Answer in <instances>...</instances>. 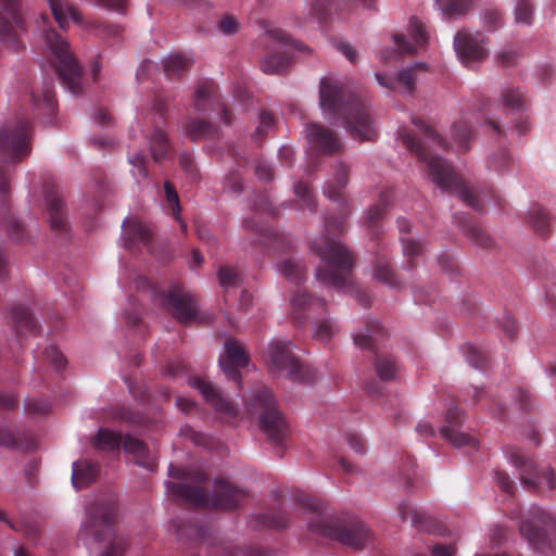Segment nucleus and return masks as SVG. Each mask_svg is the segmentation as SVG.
Listing matches in <instances>:
<instances>
[{"label": "nucleus", "mask_w": 556, "mask_h": 556, "mask_svg": "<svg viewBox=\"0 0 556 556\" xmlns=\"http://www.w3.org/2000/svg\"><path fill=\"white\" fill-rule=\"evenodd\" d=\"M116 505L113 501L94 503L88 508L86 520L80 530V538L88 546L96 542L109 541L110 549L101 556H121L123 552L119 542L111 541L112 521L116 516Z\"/></svg>", "instance_id": "obj_1"}, {"label": "nucleus", "mask_w": 556, "mask_h": 556, "mask_svg": "<svg viewBox=\"0 0 556 556\" xmlns=\"http://www.w3.org/2000/svg\"><path fill=\"white\" fill-rule=\"evenodd\" d=\"M312 508L315 510L308 523V529L312 532L337 540L354 548H359L369 541L370 531L365 525L353 523L344 527H334L331 523L330 517L319 510L317 502H313Z\"/></svg>", "instance_id": "obj_2"}, {"label": "nucleus", "mask_w": 556, "mask_h": 556, "mask_svg": "<svg viewBox=\"0 0 556 556\" xmlns=\"http://www.w3.org/2000/svg\"><path fill=\"white\" fill-rule=\"evenodd\" d=\"M290 342L274 340L267 349L266 365L271 375L287 377L294 381L311 382L315 378L314 370L301 365L289 350Z\"/></svg>", "instance_id": "obj_3"}, {"label": "nucleus", "mask_w": 556, "mask_h": 556, "mask_svg": "<svg viewBox=\"0 0 556 556\" xmlns=\"http://www.w3.org/2000/svg\"><path fill=\"white\" fill-rule=\"evenodd\" d=\"M428 164L429 175L433 184L442 190L455 193L465 203L473 208H479L480 203L467 185L454 173L452 167L438 155L420 152Z\"/></svg>", "instance_id": "obj_4"}, {"label": "nucleus", "mask_w": 556, "mask_h": 556, "mask_svg": "<svg viewBox=\"0 0 556 556\" xmlns=\"http://www.w3.org/2000/svg\"><path fill=\"white\" fill-rule=\"evenodd\" d=\"M319 253L326 269H319L316 274L317 278L334 288H343L352 263L348 250L340 242L332 241Z\"/></svg>", "instance_id": "obj_5"}, {"label": "nucleus", "mask_w": 556, "mask_h": 556, "mask_svg": "<svg viewBox=\"0 0 556 556\" xmlns=\"http://www.w3.org/2000/svg\"><path fill=\"white\" fill-rule=\"evenodd\" d=\"M42 23H46L45 17L42 18ZM40 31L47 49L55 58L60 75L68 83L73 92H76V80L80 74V70L68 52L67 42L61 39L54 30L46 28L45 25Z\"/></svg>", "instance_id": "obj_6"}, {"label": "nucleus", "mask_w": 556, "mask_h": 556, "mask_svg": "<svg viewBox=\"0 0 556 556\" xmlns=\"http://www.w3.org/2000/svg\"><path fill=\"white\" fill-rule=\"evenodd\" d=\"M426 42L427 34L425 33L422 24L413 20L407 28V34L394 36L393 43L395 49L392 51L388 49L382 50L379 58L384 62L396 60L397 56L403 53L417 51L419 48L424 47Z\"/></svg>", "instance_id": "obj_7"}, {"label": "nucleus", "mask_w": 556, "mask_h": 556, "mask_svg": "<svg viewBox=\"0 0 556 556\" xmlns=\"http://www.w3.org/2000/svg\"><path fill=\"white\" fill-rule=\"evenodd\" d=\"M454 48L462 63L469 65L488 54L484 39L479 31L462 30L454 37Z\"/></svg>", "instance_id": "obj_8"}, {"label": "nucleus", "mask_w": 556, "mask_h": 556, "mask_svg": "<svg viewBox=\"0 0 556 556\" xmlns=\"http://www.w3.org/2000/svg\"><path fill=\"white\" fill-rule=\"evenodd\" d=\"M555 525L551 518L535 517L523 521L520 527L521 535L539 552L546 553L551 545L552 535L555 532Z\"/></svg>", "instance_id": "obj_9"}, {"label": "nucleus", "mask_w": 556, "mask_h": 556, "mask_svg": "<svg viewBox=\"0 0 556 556\" xmlns=\"http://www.w3.org/2000/svg\"><path fill=\"white\" fill-rule=\"evenodd\" d=\"M345 128L353 139L358 141L372 140L376 129L369 113L363 106L351 108L345 116Z\"/></svg>", "instance_id": "obj_10"}, {"label": "nucleus", "mask_w": 556, "mask_h": 556, "mask_svg": "<svg viewBox=\"0 0 556 556\" xmlns=\"http://www.w3.org/2000/svg\"><path fill=\"white\" fill-rule=\"evenodd\" d=\"M248 364V356L244 349L236 341L229 340L225 343V352L219 357L222 370L230 379L237 380L239 375L237 369Z\"/></svg>", "instance_id": "obj_11"}, {"label": "nucleus", "mask_w": 556, "mask_h": 556, "mask_svg": "<svg viewBox=\"0 0 556 556\" xmlns=\"http://www.w3.org/2000/svg\"><path fill=\"white\" fill-rule=\"evenodd\" d=\"M320 108L325 114L337 112L342 105V85L338 79L324 77L320 81Z\"/></svg>", "instance_id": "obj_12"}, {"label": "nucleus", "mask_w": 556, "mask_h": 556, "mask_svg": "<svg viewBox=\"0 0 556 556\" xmlns=\"http://www.w3.org/2000/svg\"><path fill=\"white\" fill-rule=\"evenodd\" d=\"M0 153L5 160H16L28 153L25 131L9 134L0 129Z\"/></svg>", "instance_id": "obj_13"}, {"label": "nucleus", "mask_w": 556, "mask_h": 556, "mask_svg": "<svg viewBox=\"0 0 556 556\" xmlns=\"http://www.w3.org/2000/svg\"><path fill=\"white\" fill-rule=\"evenodd\" d=\"M189 386L199 391L203 399L208 402L217 412L225 416H233L236 410L232 405L224 397L219 396L217 391L201 378L193 377L189 380Z\"/></svg>", "instance_id": "obj_14"}, {"label": "nucleus", "mask_w": 556, "mask_h": 556, "mask_svg": "<svg viewBox=\"0 0 556 556\" xmlns=\"http://www.w3.org/2000/svg\"><path fill=\"white\" fill-rule=\"evenodd\" d=\"M306 138L312 148L319 150L321 153H332L340 147L334 136L317 124L307 126Z\"/></svg>", "instance_id": "obj_15"}, {"label": "nucleus", "mask_w": 556, "mask_h": 556, "mask_svg": "<svg viewBox=\"0 0 556 556\" xmlns=\"http://www.w3.org/2000/svg\"><path fill=\"white\" fill-rule=\"evenodd\" d=\"M13 22L18 24L14 0H0V40H9Z\"/></svg>", "instance_id": "obj_16"}, {"label": "nucleus", "mask_w": 556, "mask_h": 556, "mask_svg": "<svg viewBox=\"0 0 556 556\" xmlns=\"http://www.w3.org/2000/svg\"><path fill=\"white\" fill-rule=\"evenodd\" d=\"M47 1L60 27L67 26L71 21L77 24L81 22L79 13L74 7L62 2L61 0Z\"/></svg>", "instance_id": "obj_17"}, {"label": "nucleus", "mask_w": 556, "mask_h": 556, "mask_svg": "<svg viewBox=\"0 0 556 556\" xmlns=\"http://www.w3.org/2000/svg\"><path fill=\"white\" fill-rule=\"evenodd\" d=\"M97 468L87 460H79L73 464L72 483L76 490L90 483L97 476Z\"/></svg>", "instance_id": "obj_18"}, {"label": "nucleus", "mask_w": 556, "mask_h": 556, "mask_svg": "<svg viewBox=\"0 0 556 556\" xmlns=\"http://www.w3.org/2000/svg\"><path fill=\"white\" fill-rule=\"evenodd\" d=\"M123 236L128 243L146 242L150 236V230L135 218H126L123 223Z\"/></svg>", "instance_id": "obj_19"}, {"label": "nucleus", "mask_w": 556, "mask_h": 556, "mask_svg": "<svg viewBox=\"0 0 556 556\" xmlns=\"http://www.w3.org/2000/svg\"><path fill=\"white\" fill-rule=\"evenodd\" d=\"M124 448L127 453L134 455L139 465L148 468H152L154 466V462L149 458L147 447L138 439L126 437L124 440Z\"/></svg>", "instance_id": "obj_20"}, {"label": "nucleus", "mask_w": 556, "mask_h": 556, "mask_svg": "<svg viewBox=\"0 0 556 556\" xmlns=\"http://www.w3.org/2000/svg\"><path fill=\"white\" fill-rule=\"evenodd\" d=\"M217 493L218 500L216 502V506L225 509L236 506L244 496L242 490H239L228 482H223V484L218 488Z\"/></svg>", "instance_id": "obj_21"}, {"label": "nucleus", "mask_w": 556, "mask_h": 556, "mask_svg": "<svg viewBox=\"0 0 556 556\" xmlns=\"http://www.w3.org/2000/svg\"><path fill=\"white\" fill-rule=\"evenodd\" d=\"M265 39L268 45L280 47H294L296 50H306L304 45L293 42L289 36L279 28H269L265 33Z\"/></svg>", "instance_id": "obj_22"}, {"label": "nucleus", "mask_w": 556, "mask_h": 556, "mask_svg": "<svg viewBox=\"0 0 556 556\" xmlns=\"http://www.w3.org/2000/svg\"><path fill=\"white\" fill-rule=\"evenodd\" d=\"M167 491L174 496L188 498L198 505L205 504L204 492L199 488L167 484Z\"/></svg>", "instance_id": "obj_23"}, {"label": "nucleus", "mask_w": 556, "mask_h": 556, "mask_svg": "<svg viewBox=\"0 0 556 556\" xmlns=\"http://www.w3.org/2000/svg\"><path fill=\"white\" fill-rule=\"evenodd\" d=\"M509 460L514 466L523 468L520 473V478L525 483L531 485H536L540 483L535 479H532L527 476L528 471H532L534 467L533 463L530 459H528L523 454H521L520 452H514L509 456Z\"/></svg>", "instance_id": "obj_24"}, {"label": "nucleus", "mask_w": 556, "mask_h": 556, "mask_svg": "<svg viewBox=\"0 0 556 556\" xmlns=\"http://www.w3.org/2000/svg\"><path fill=\"white\" fill-rule=\"evenodd\" d=\"M439 10L444 16H456L465 12L469 7L470 0H435Z\"/></svg>", "instance_id": "obj_25"}, {"label": "nucleus", "mask_w": 556, "mask_h": 556, "mask_svg": "<svg viewBox=\"0 0 556 556\" xmlns=\"http://www.w3.org/2000/svg\"><path fill=\"white\" fill-rule=\"evenodd\" d=\"M150 151L155 161L161 160L167 152V142L162 130H156L149 141Z\"/></svg>", "instance_id": "obj_26"}, {"label": "nucleus", "mask_w": 556, "mask_h": 556, "mask_svg": "<svg viewBox=\"0 0 556 556\" xmlns=\"http://www.w3.org/2000/svg\"><path fill=\"white\" fill-rule=\"evenodd\" d=\"M121 435L106 429L99 430L96 439V445L102 450H115L119 446Z\"/></svg>", "instance_id": "obj_27"}, {"label": "nucleus", "mask_w": 556, "mask_h": 556, "mask_svg": "<svg viewBox=\"0 0 556 556\" xmlns=\"http://www.w3.org/2000/svg\"><path fill=\"white\" fill-rule=\"evenodd\" d=\"M441 434L443 438H445L446 440H448L452 444H454L456 446H462V445L475 446L476 445V441L472 438H470L468 434L458 432L453 429L442 428Z\"/></svg>", "instance_id": "obj_28"}, {"label": "nucleus", "mask_w": 556, "mask_h": 556, "mask_svg": "<svg viewBox=\"0 0 556 556\" xmlns=\"http://www.w3.org/2000/svg\"><path fill=\"white\" fill-rule=\"evenodd\" d=\"M50 224L52 228H60L64 224L63 204L59 200H51L48 204Z\"/></svg>", "instance_id": "obj_29"}, {"label": "nucleus", "mask_w": 556, "mask_h": 556, "mask_svg": "<svg viewBox=\"0 0 556 556\" xmlns=\"http://www.w3.org/2000/svg\"><path fill=\"white\" fill-rule=\"evenodd\" d=\"M375 368L377 375L383 380H390L395 377L396 366L391 359L378 358Z\"/></svg>", "instance_id": "obj_30"}, {"label": "nucleus", "mask_w": 556, "mask_h": 556, "mask_svg": "<svg viewBox=\"0 0 556 556\" xmlns=\"http://www.w3.org/2000/svg\"><path fill=\"white\" fill-rule=\"evenodd\" d=\"M188 65L189 60L180 54H172L164 61L165 71L172 74H179Z\"/></svg>", "instance_id": "obj_31"}, {"label": "nucleus", "mask_w": 556, "mask_h": 556, "mask_svg": "<svg viewBox=\"0 0 556 556\" xmlns=\"http://www.w3.org/2000/svg\"><path fill=\"white\" fill-rule=\"evenodd\" d=\"M288 64V58L286 55H268L263 61V71L265 73H279L281 72Z\"/></svg>", "instance_id": "obj_32"}, {"label": "nucleus", "mask_w": 556, "mask_h": 556, "mask_svg": "<svg viewBox=\"0 0 556 556\" xmlns=\"http://www.w3.org/2000/svg\"><path fill=\"white\" fill-rule=\"evenodd\" d=\"M532 17V5L528 0H520L515 9L516 22L529 24Z\"/></svg>", "instance_id": "obj_33"}, {"label": "nucleus", "mask_w": 556, "mask_h": 556, "mask_svg": "<svg viewBox=\"0 0 556 556\" xmlns=\"http://www.w3.org/2000/svg\"><path fill=\"white\" fill-rule=\"evenodd\" d=\"M522 101H523V96L517 89H507L502 94L503 104L508 108H511V109L520 108Z\"/></svg>", "instance_id": "obj_34"}, {"label": "nucleus", "mask_w": 556, "mask_h": 556, "mask_svg": "<svg viewBox=\"0 0 556 556\" xmlns=\"http://www.w3.org/2000/svg\"><path fill=\"white\" fill-rule=\"evenodd\" d=\"M336 331L334 325L329 320H321L314 327V337L319 340L329 339Z\"/></svg>", "instance_id": "obj_35"}, {"label": "nucleus", "mask_w": 556, "mask_h": 556, "mask_svg": "<svg viewBox=\"0 0 556 556\" xmlns=\"http://www.w3.org/2000/svg\"><path fill=\"white\" fill-rule=\"evenodd\" d=\"M452 136L457 140L459 149H466L470 138V130L466 124L455 125L452 128Z\"/></svg>", "instance_id": "obj_36"}, {"label": "nucleus", "mask_w": 556, "mask_h": 556, "mask_svg": "<svg viewBox=\"0 0 556 556\" xmlns=\"http://www.w3.org/2000/svg\"><path fill=\"white\" fill-rule=\"evenodd\" d=\"M219 282L224 288L235 286L239 280V275L236 269L231 267H225L219 270Z\"/></svg>", "instance_id": "obj_37"}, {"label": "nucleus", "mask_w": 556, "mask_h": 556, "mask_svg": "<svg viewBox=\"0 0 556 556\" xmlns=\"http://www.w3.org/2000/svg\"><path fill=\"white\" fill-rule=\"evenodd\" d=\"M175 314L181 321H188L193 317L194 308L191 304L179 300L175 303Z\"/></svg>", "instance_id": "obj_38"}, {"label": "nucleus", "mask_w": 556, "mask_h": 556, "mask_svg": "<svg viewBox=\"0 0 556 556\" xmlns=\"http://www.w3.org/2000/svg\"><path fill=\"white\" fill-rule=\"evenodd\" d=\"M165 193H166V200H167L168 206L173 211L175 218L179 220L178 195L169 184L165 185Z\"/></svg>", "instance_id": "obj_39"}, {"label": "nucleus", "mask_w": 556, "mask_h": 556, "mask_svg": "<svg viewBox=\"0 0 556 556\" xmlns=\"http://www.w3.org/2000/svg\"><path fill=\"white\" fill-rule=\"evenodd\" d=\"M529 219L539 231H543L547 225L546 214L541 208H534L530 213Z\"/></svg>", "instance_id": "obj_40"}, {"label": "nucleus", "mask_w": 556, "mask_h": 556, "mask_svg": "<svg viewBox=\"0 0 556 556\" xmlns=\"http://www.w3.org/2000/svg\"><path fill=\"white\" fill-rule=\"evenodd\" d=\"M219 29L225 35H232L239 30V22L233 16H225L219 23Z\"/></svg>", "instance_id": "obj_41"}, {"label": "nucleus", "mask_w": 556, "mask_h": 556, "mask_svg": "<svg viewBox=\"0 0 556 556\" xmlns=\"http://www.w3.org/2000/svg\"><path fill=\"white\" fill-rule=\"evenodd\" d=\"M331 7L332 0H314L312 2V11L318 17L326 15Z\"/></svg>", "instance_id": "obj_42"}, {"label": "nucleus", "mask_w": 556, "mask_h": 556, "mask_svg": "<svg viewBox=\"0 0 556 556\" xmlns=\"http://www.w3.org/2000/svg\"><path fill=\"white\" fill-rule=\"evenodd\" d=\"M279 422H280V417L277 414V412L274 409L269 412V419H267V417H265V416L261 417V425L268 431L278 429Z\"/></svg>", "instance_id": "obj_43"}, {"label": "nucleus", "mask_w": 556, "mask_h": 556, "mask_svg": "<svg viewBox=\"0 0 556 556\" xmlns=\"http://www.w3.org/2000/svg\"><path fill=\"white\" fill-rule=\"evenodd\" d=\"M420 130L425 137V140H427L428 143H433L438 147L443 146L442 140L440 139L439 135L435 132L434 129L422 124Z\"/></svg>", "instance_id": "obj_44"}, {"label": "nucleus", "mask_w": 556, "mask_h": 556, "mask_svg": "<svg viewBox=\"0 0 556 556\" xmlns=\"http://www.w3.org/2000/svg\"><path fill=\"white\" fill-rule=\"evenodd\" d=\"M432 556H456V547L452 544H437L432 548Z\"/></svg>", "instance_id": "obj_45"}, {"label": "nucleus", "mask_w": 556, "mask_h": 556, "mask_svg": "<svg viewBox=\"0 0 556 556\" xmlns=\"http://www.w3.org/2000/svg\"><path fill=\"white\" fill-rule=\"evenodd\" d=\"M397 81L403 87L409 89L415 83V76L412 70H405L399 73Z\"/></svg>", "instance_id": "obj_46"}, {"label": "nucleus", "mask_w": 556, "mask_h": 556, "mask_svg": "<svg viewBox=\"0 0 556 556\" xmlns=\"http://www.w3.org/2000/svg\"><path fill=\"white\" fill-rule=\"evenodd\" d=\"M338 49L350 62H356L357 52L353 46L348 42H341L338 45Z\"/></svg>", "instance_id": "obj_47"}, {"label": "nucleus", "mask_w": 556, "mask_h": 556, "mask_svg": "<svg viewBox=\"0 0 556 556\" xmlns=\"http://www.w3.org/2000/svg\"><path fill=\"white\" fill-rule=\"evenodd\" d=\"M130 163L132 164V167H134L132 174L135 176H142V177L147 176V173L144 169V161H143L142 156L136 155V156L131 157Z\"/></svg>", "instance_id": "obj_48"}, {"label": "nucleus", "mask_w": 556, "mask_h": 556, "mask_svg": "<svg viewBox=\"0 0 556 556\" xmlns=\"http://www.w3.org/2000/svg\"><path fill=\"white\" fill-rule=\"evenodd\" d=\"M48 357L50 358L51 363L54 365L55 369L60 370L64 367L66 361L64 356L56 350L51 349L48 351Z\"/></svg>", "instance_id": "obj_49"}, {"label": "nucleus", "mask_w": 556, "mask_h": 556, "mask_svg": "<svg viewBox=\"0 0 556 556\" xmlns=\"http://www.w3.org/2000/svg\"><path fill=\"white\" fill-rule=\"evenodd\" d=\"M403 251L406 255H416L421 251V245L419 242L408 239L403 241Z\"/></svg>", "instance_id": "obj_50"}, {"label": "nucleus", "mask_w": 556, "mask_h": 556, "mask_svg": "<svg viewBox=\"0 0 556 556\" xmlns=\"http://www.w3.org/2000/svg\"><path fill=\"white\" fill-rule=\"evenodd\" d=\"M281 270L290 279L296 280L301 277V270L293 263H286Z\"/></svg>", "instance_id": "obj_51"}, {"label": "nucleus", "mask_w": 556, "mask_h": 556, "mask_svg": "<svg viewBox=\"0 0 556 556\" xmlns=\"http://www.w3.org/2000/svg\"><path fill=\"white\" fill-rule=\"evenodd\" d=\"M308 302V295L305 292L296 293L291 300V304L293 307H302L306 305Z\"/></svg>", "instance_id": "obj_52"}, {"label": "nucleus", "mask_w": 556, "mask_h": 556, "mask_svg": "<svg viewBox=\"0 0 556 556\" xmlns=\"http://www.w3.org/2000/svg\"><path fill=\"white\" fill-rule=\"evenodd\" d=\"M354 342L361 349H366L369 348L370 345V337L363 333H356L354 336Z\"/></svg>", "instance_id": "obj_53"}, {"label": "nucleus", "mask_w": 556, "mask_h": 556, "mask_svg": "<svg viewBox=\"0 0 556 556\" xmlns=\"http://www.w3.org/2000/svg\"><path fill=\"white\" fill-rule=\"evenodd\" d=\"M176 403H177V406L179 407V409H181L184 412H188L194 405V403L192 401H190L189 399H186V397H178Z\"/></svg>", "instance_id": "obj_54"}, {"label": "nucleus", "mask_w": 556, "mask_h": 556, "mask_svg": "<svg viewBox=\"0 0 556 556\" xmlns=\"http://www.w3.org/2000/svg\"><path fill=\"white\" fill-rule=\"evenodd\" d=\"M375 276L382 280L383 282H387V283H390V273H389V269L387 267H383V268H377L376 271H375Z\"/></svg>", "instance_id": "obj_55"}, {"label": "nucleus", "mask_w": 556, "mask_h": 556, "mask_svg": "<svg viewBox=\"0 0 556 556\" xmlns=\"http://www.w3.org/2000/svg\"><path fill=\"white\" fill-rule=\"evenodd\" d=\"M104 7L112 10H122L123 0H99Z\"/></svg>", "instance_id": "obj_56"}, {"label": "nucleus", "mask_w": 556, "mask_h": 556, "mask_svg": "<svg viewBox=\"0 0 556 556\" xmlns=\"http://www.w3.org/2000/svg\"><path fill=\"white\" fill-rule=\"evenodd\" d=\"M544 481H545V484L548 489H553L555 488V481H554V475H553V471L551 470H547L546 472H544Z\"/></svg>", "instance_id": "obj_57"}, {"label": "nucleus", "mask_w": 556, "mask_h": 556, "mask_svg": "<svg viewBox=\"0 0 556 556\" xmlns=\"http://www.w3.org/2000/svg\"><path fill=\"white\" fill-rule=\"evenodd\" d=\"M8 188H9L8 177L3 173H0V194L1 195L5 194L8 191Z\"/></svg>", "instance_id": "obj_58"}, {"label": "nucleus", "mask_w": 556, "mask_h": 556, "mask_svg": "<svg viewBox=\"0 0 556 556\" xmlns=\"http://www.w3.org/2000/svg\"><path fill=\"white\" fill-rule=\"evenodd\" d=\"M256 175L261 179H267L270 176V169L266 166H260L256 168Z\"/></svg>", "instance_id": "obj_59"}, {"label": "nucleus", "mask_w": 556, "mask_h": 556, "mask_svg": "<svg viewBox=\"0 0 556 556\" xmlns=\"http://www.w3.org/2000/svg\"><path fill=\"white\" fill-rule=\"evenodd\" d=\"M498 484L503 490L508 491L511 486V482L507 477H500L498 478Z\"/></svg>", "instance_id": "obj_60"}, {"label": "nucleus", "mask_w": 556, "mask_h": 556, "mask_svg": "<svg viewBox=\"0 0 556 556\" xmlns=\"http://www.w3.org/2000/svg\"><path fill=\"white\" fill-rule=\"evenodd\" d=\"M404 140V143L406 144V147L410 150H415L417 149V146H416V141L414 138H412L410 136H406L403 138Z\"/></svg>", "instance_id": "obj_61"}, {"label": "nucleus", "mask_w": 556, "mask_h": 556, "mask_svg": "<svg viewBox=\"0 0 556 556\" xmlns=\"http://www.w3.org/2000/svg\"><path fill=\"white\" fill-rule=\"evenodd\" d=\"M94 118L99 123H104L106 119H109V116L104 112H99L96 114Z\"/></svg>", "instance_id": "obj_62"}, {"label": "nucleus", "mask_w": 556, "mask_h": 556, "mask_svg": "<svg viewBox=\"0 0 556 556\" xmlns=\"http://www.w3.org/2000/svg\"><path fill=\"white\" fill-rule=\"evenodd\" d=\"M338 184H339L340 188L345 186V184H346V175H345L344 172L340 173L339 178H338Z\"/></svg>", "instance_id": "obj_63"}, {"label": "nucleus", "mask_w": 556, "mask_h": 556, "mask_svg": "<svg viewBox=\"0 0 556 556\" xmlns=\"http://www.w3.org/2000/svg\"><path fill=\"white\" fill-rule=\"evenodd\" d=\"M418 431L422 432V433H431L432 432V430L427 425H422V424H420L418 426Z\"/></svg>", "instance_id": "obj_64"}]
</instances>
